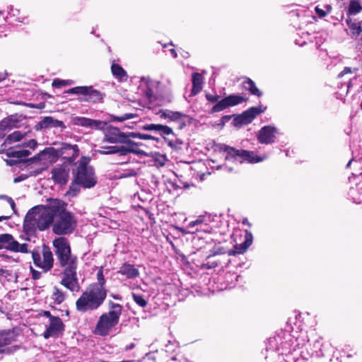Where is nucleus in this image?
I'll use <instances>...</instances> for the list:
<instances>
[{"mask_svg": "<svg viewBox=\"0 0 362 362\" xmlns=\"http://www.w3.org/2000/svg\"><path fill=\"white\" fill-rule=\"evenodd\" d=\"M5 274V270L3 269H0V276H3Z\"/></svg>", "mask_w": 362, "mask_h": 362, "instance_id": "680f3d73", "label": "nucleus"}, {"mask_svg": "<svg viewBox=\"0 0 362 362\" xmlns=\"http://www.w3.org/2000/svg\"><path fill=\"white\" fill-rule=\"evenodd\" d=\"M214 257V256L213 255H209L207 257V258H206V262L203 263L201 265V268L202 269H212V268L216 267L218 265V262L216 260H212V258Z\"/></svg>", "mask_w": 362, "mask_h": 362, "instance_id": "f704fd0d", "label": "nucleus"}, {"mask_svg": "<svg viewBox=\"0 0 362 362\" xmlns=\"http://www.w3.org/2000/svg\"><path fill=\"white\" fill-rule=\"evenodd\" d=\"M45 327L42 336L45 339H49L50 337H58L59 335L62 334L65 329V325L62 319L58 317H52L51 321L45 324Z\"/></svg>", "mask_w": 362, "mask_h": 362, "instance_id": "9b49d317", "label": "nucleus"}, {"mask_svg": "<svg viewBox=\"0 0 362 362\" xmlns=\"http://www.w3.org/2000/svg\"><path fill=\"white\" fill-rule=\"evenodd\" d=\"M362 11V5L358 0H351L347 10V16H355Z\"/></svg>", "mask_w": 362, "mask_h": 362, "instance_id": "7c9ffc66", "label": "nucleus"}, {"mask_svg": "<svg viewBox=\"0 0 362 362\" xmlns=\"http://www.w3.org/2000/svg\"><path fill=\"white\" fill-rule=\"evenodd\" d=\"M32 274H33V279H40V272L33 269L32 270Z\"/></svg>", "mask_w": 362, "mask_h": 362, "instance_id": "09e8293b", "label": "nucleus"}, {"mask_svg": "<svg viewBox=\"0 0 362 362\" xmlns=\"http://www.w3.org/2000/svg\"><path fill=\"white\" fill-rule=\"evenodd\" d=\"M112 296H113L115 299H119V298H117V296L113 295Z\"/></svg>", "mask_w": 362, "mask_h": 362, "instance_id": "338daca9", "label": "nucleus"}, {"mask_svg": "<svg viewBox=\"0 0 362 362\" xmlns=\"http://www.w3.org/2000/svg\"><path fill=\"white\" fill-rule=\"evenodd\" d=\"M147 129H158V124H151L146 127Z\"/></svg>", "mask_w": 362, "mask_h": 362, "instance_id": "864d4df0", "label": "nucleus"}, {"mask_svg": "<svg viewBox=\"0 0 362 362\" xmlns=\"http://www.w3.org/2000/svg\"><path fill=\"white\" fill-rule=\"evenodd\" d=\"M52 151L50 149H45L42 151H41L37 156V159L39 160H45L47 158H49L51 156Z\"/></svg>", "mask_w": 362, "mask_h": 362, "instance_id": "58836bf2", "label": "nucleus"}, {"mask_svg": "<svg viewBox=\"0 0 362 362\" xmlns=\"http://www.w3.org/2000/svg\"><path fill=\"white\" fill-rule=\"evenodd\" d=\"M119 273L126 276L127 278H134L139 275V271L133 265L124 264L119 270Z\"/></svg>", "mask_w": 362, "mask_h": 362, "instance_id": "cd10ccee", "label": "nucleus"}, {"mask_svg": "<svg viewBox=\"0 0 362 362\" xmlns=\"http://www.w3.org/2000/svg\"><path fill=\"white\" fill-rule=\"evenodd\" d=\"M264 111L261 106L252 107L248 110L243 112L235 117L233 120L234 125L236 127H241L243 125L248 124L259 115Z\"/></svg>", "mask_w": 362, "mask_h": 362, "instance_id": "f8f14e48", "label": "nucleus"}, {"mask_svg": "<svg viewBox=\"0 0 362 362\" xmlns=\"http://www.w3.org/2000/svg\"><path fill=\"white\" fill-rule=\"evenodd\" d=\"M351 69L350 67H345L342 71H341L339 75H338V78H342L344 75L347 74H350L351 73Z\"/></svg>", "mask_w": 362, "mask_h": 362, "instance_id": "a18cd8bd", "label": "nucleus"}, {"mask_svg": "<svg viewBox=\"0 0 362 362\" xmlns=\"http://www.w3.org/2000/svg\"><path fill=\"white\" fill-rule=\"evenodd\" d=\"M151 136L147 134H143L141 138L142 139H149Z\"/></svg>", "mask_w": 362, "mask_h": 362, "instance_id": "052dcab7", "label": "nucleus"}, {"mask_svg": "<svg viewBox=\"0 0 362 362\" xmlns=\"http://www.w3.org/2000/svg\"><path fill=\"white\" fill-rule=\"evenodd\" d=\"M40 315L47 317L48 318V322L51 321L52 317H58V316H53L52 315L51 313L47 310L42 311L40 313Z\"/></svg>", "mask_w": 362, "mask_h": 362, "instance_id": "c03bdc74", "label": "nucleus"}, {"mask_svg": "<svg viewBox=\"0 0 362 362\" xmlns=\"http://www.w3.org/2000/svg\"><path fill=\"white\" fill-rule=\"evenodd\" d=\"M23 146H28L31 149H34L37 146V142L34 139H30L28 142H24Z\"/></svg>", "mask_w": 362, "mask_h": 362, "instance_id": "37998d69", "label": "nucleus"}, {"mask_svg": "<svg viewBox=\"0 0 362 362\" xmlns=\"http://www.w3.org/2000/svg\"><path fill=\"white\" fill-rule=\"evenodd\" d=\"M226 253V251L225 250V249L223 247H219L218 248L213 254L214 256H216L217 255H220V254H225Z\"/></svg>", "mask_w": 362, "mask_h": 362, "instance_id": "49530a36", "label": "nucleus"}, {"mask_svg": "<svg viewBox=\"0 0 362 362\" xmlns=\"http://www.w3.org/2000/svg\"><path fill=\"white\" fill-rule=\"evenodd\" d=\"M74 124L83 127L90 128L92 129L103 130L107 124L105 122L97 119H93L84 117H75L72 119Z\"/></svg>", "mask_w": 362, "mask_h": 362, "instance_id": "2eb2a0df", "label": "nucleus"}, {"mask_svg": "<svg viewBox=\"0 0 362 362\" xmlns=\"http://www.w3.org/2000/svg\"><path fill=\"white\" fill-rule=\"evenodd\" d=\"M60 153L65 159L68 160L69 162H73L78 156L79 149L76 144L71 145L65 143L62 144L60 148Z\"/></svg>", "mask_w": 362, "mask_h": 362, "instance_id": "6ab92c4d", "label": "nucleus"}, {"mask_svg": "<svg viewBox=\"0 0 362 362\" xmlns=\"http://www.w3.org/2000/svg\"><path fill=\"white\" fill-rule=\"evenodd\" d=\"M165 301H168V298H163V303H165V304H166L168 306H169V305L168 304V303H167V302H165Z\"/></svg>", "mask_w": 362, "mask_h": 362, "instance_id": "e2e57ef3", "label": "nucleus"}, {"mask_svg": "<svg viewBox=\"0 0 362 362\" xmlns=\"http://www.w3.org/2000/svg\"><path fill=\"white\" fill-rule=\"evenodd\" d=\"M158 83L151 81L148 78H143L141 80L139 88L145 94L150 102L155 98L153 95L154 89L157 88Z\"/></svg>", "mask_w": 362, "mask_h": 362, "instance_id": "a211bd4d", "label": "nucleus"}, {"mask_svg": "<svg viewBox=\"0 0 362 362\" xmlns=\"http://www.w3.org/2000/svg\"><path fill=\"white\" fill-rule=\"evenodd\" d=\"M53 246L60 265L64 267L62 284L70 292H78L79 286L76 278L77 259L71 255L67 239L64 237L56 238L53 241Z\"/></svg>", "mask_w": 362, "mask_h": 362, "instance_id": "f257e3e1", "label": "nucleus"}, {"mask_svg": "<svg viewBox=\"0 0 362 362\" xmlns=\"http://www.w3.org/2000/svg\"><path fill=\"white\" fill-rule=\"evenodd\" d=\"M134 301L141 307L144 308L146 305V300L142 296H132Z\"/></svg>", "mask_w": 362, "mask_h": 362, "instance_id": "ea45409f", "label": "nucleus"}, {"mask_svg": "<svg viewBox=\"0 0 362 362\" xmlns=\"http://www.w3.org/2000/svg\"><path fill=\"white\" fill-rule=\"evenodd\" d=\"M18 334L14 329L0 332V348L16 340Z\"/></svg>", "mask_w": 362, "mask_h": 362, "instance_id": "b1692460", "label": "nucleus"}, {"mask_svg": "<svg viewBox=\"0 0 362 362\" xmlns=\"http://www.w3.org/2000/svg\"><path fill=\"white\" fill-rule=\"evenodd\" d=\"M136 197H137V194H134V199H136ZM138 197H139V195H138Z\"/></svg>", "mask_w": 362, "mask_h": 362, "instance_id": "774afa93", "label": "nucleus"}, {"mask_svg": "<svg viewBox=\"0 0 362 362\" xmlns=\"http://www.w3.org/2000/svg\"><path fill=\"white\" fill-rule=\"evenodd\" d=\"M40 129L60 128L62 130L66 128L64 123L52 117H45L38 122Z\"/></svg>", "mask_w": 362, "mask_h": 362, "instance_id": "4be33fe9", "label": "nucleus"}, {"mask_svg": "<svg viewBox=\"0 0 362 362\" xmlns=\"http://www.w3.org/2000/svg\"><path fill=\"white\" fill-rule=\"evenodd\" d=\"M351 162H352V160H349V162L347 164V167H349L351 165Z\"/></svg>", "mask_w": 362, "mask_h": 362, "instance_id": "69168bd1", "label": "nucleus"}, {"mask_svg": "<svg viewBox=\"0 0 362 362\" xmlns=\"http://www.w3.org/2000/svg\"><path fill=\"white\" fill-rule=\"evenodd\" d=\"M55 209L51 206V199L45 205L33 207L26 214L23 229L27 234H33L37 230L43 231L53 223Z\"/></svg>", "mask_w": 362, "mask_h": 362, "instance_id": "f03ea898", "label": "nucleus"}, {"mask_svg": "<svg viewBox=\"0 0 362 362\" xmlns=\"http://www.w3.org/2000/svg\"><path fill=\"white\" fill-rule=\"evenodd\" d=\"M25 136V133H23L21 131H15L6 137L4 145L7 146L18 142L21 141Z\"/></svg>", "mask_w": 362, "mask_h": 362, "instance_id": "c756f323", "label": "nucleus"}, {"mask_svg": "<svg viewBox=\"0 0 362 362\" xmlns=\"http://www.w3.org/2000/svg\"><path fill=\"white\" fill-rule=\"evenodd\" d=\"M67 93L83 95L86 96L85 100L88 103H102L105 93L94 89L93 86H77L69 89Z\"/></svg>", "mask_w": 362, "mask_h": 362, "instance_id": "0eeeda50", "label": "nucleus"}, {"mask_svg": "<svg viewBox=\"0 0 362 362\" xmlns=\"http://www.w3.org/2000/svg\"><path fill=\"white\" fill-rule=\"evenodd\" d=\"M126 139V135L117 127L109 126L105 129L104 141L110 144L124 143Z\"/></svg>", "mask_w": 362, "mask_h": 362, "instance_id": "f3484780", "label": "nucleus"}, {"mask_svg": "<svg viewBox=\"0 0 362 362\" xmlns=\"http://www.w3.org/2000/svg\"><path fill=\"white\" fill-rule=\"evenodd\" d=\"M30 150L22 149V150H13L8 149L7 151V156L9 157L22 158L28 156L30 154Z\"/></svg>", "mask_w": 362, "mask_h": 362, "instance_id": "2f4dec72", "label": "nucleus"}, {"mask_svg": "<svg viewBox=\"0 0 362 362\" xmlns=\"http://www.w3.org/2000/svg\"><path fill=\"white\" fill-rule=\"evenodd\" d=\"M0 243L2 244V247L8 250L15 252L28 253V245L26 243L21 244L10 234L0 235Z\"/></svg>", "mask_w": 362, "mask_h": 362, "instance_id": "9d476101", "label": "nucleus"}, {"mask_svg": "<svg viewBox=\"0 0 362 362\" xmlns=\"http://www.w3.org/2000/svg\"><path fill=\"white\" fill-rule=\"evenodd\" d=\"M7 309V307L4 305L2 300H0V311L4 313V310Z\"/></svg>", "mask_w": 362, "mask_h": 362, "instance_id": "3c124183", "label": "nucleus"}, {"mask_svg": "<svg viewBox=\"0 0 362 362\" xmlns=\"http://www.w3.org/2000/svg\"><path fill=\"white\" fill-rule=\"evenodd\" d=\"M134 344L132 343L129 346H126V350L132 349L134 347Z\"/></svg>", "mask_w": 362, "mask_h": 362, "instance_id": "4d7b16f0", "label": "nucleus"}, {"mask_svg": "<svg viewBox=\"0 0 362 362\" xmlns=\"http://www.w3.org/2000/svg\"><path fill=\"white\" fill-rule=\"evenodd\" d=\"M346 23L354 35L358 37L361 34L362 28L359 24L354 22L350 18L346 20Z\"/></svg>", "mask_w": 362, "mask_h": 362, "instance_id": "473e14b6", "label": "nucleus"}, {"mask_svg": "<svg viewBox=\"0 0 362 362\" xmlns=\"http://www.w3.org/2000/svg\"><path fill=\"white\" fill-rule=\"evenodd\" d=\"M110 310L101 315L96 324L95 333L105 337L109 334L111 329L115 327L122 314V306L118 303H110Z\"/></svg>", "mask_w": 362, "mask_h": 362, "instance_id": "20e7f679", "label": "nucleus"}, {"mask_svg": "<svg viewBox=\"0 0 362 362\" xmlns=\"http://www.w3.org/2000/svg\"><path fill=\"white\" fill-rule=\"evenodd\" d=\"M160 117H163L165 119H168L170 121L176 122L179 124V128L182 129L185 125V118H186V115L180 112H173L170 110L161 111L160 110Z\"/></svg>", "mask_w": 362, "mask_h": 362, "instance_id": "412c9836", "label": "nucleus"}, {"mask_svg": "<svg viewBox=\"0 0 362 362\" xmlns=\"http://www.w3.org/2000/svg\"><path fill=\"white\" fill-rule=\"evenodd\" d=\"M97 279L98 282L91 284L89 287V291L84 294H106V290L104 286V276L101 269L97 273Z\"/></svg>", "mask_w": 362, "mask_h": 362, "instance_id": "aec40b11", "label": "nucleus"}, {"mask_svg": "<svg viewBox=\"0 0 362 362\" xmlns=\"http://www.w3.org/2000/svg\"><path fill=\"white\" fill-rule=\"evenodd\" d=\"M6 78V73H0V82L4 80Z\"/></svg>", "mask_w": 362, "mask_h": 362, "instance_id": "6e6d98bb", "label": "nucleus"}, {"mask_svg": "<svg viewBox=\"0 0 362 362\" xmlns=\"http://www.w3.org/2000/svg\"><path fill=\"white\" fill-rule=\"evenodd\" d=\"M88 160L82 158L75 175V181L86 188H90L96 184L93 169L88 165Z\"/></svg>", "mask_w": 362, "mask_h": 362, "instance_id": "39448f33", "label": "nucleus"}, {"mask_svg": "<svg viewBox=\"0 0 362 362\" xmlns=\"http://www.w3.org/2000/svg\"><path fill=\"white\" fill-rule=\"evenodd\" d=\"M112 75L119 81H126L128 78L127 73L124 69L117 64H112L111 66Z\"/></svg>", "mask_w": 362, "mask_h": 362, "instance_id": "393cba45", "label": "nucleus"}, {"mask_svg": "<svg viewBox=\"0 0 362 362\" xmlns=\"http://www.w3.org/2000/svg\"><path fill=\"white\" fill-rule=\"evenodd\" d=\"M223 118H225L227 120H229V119H230L231 116L230 115L225 116Z\"/></svg>", "mask_w": 362, "mask_h": 362, "instance_id": "0e129e2a", "label": "nucleus"}, {"mask_svg": "<svg viewBox=\"0 0 362 362\" xmlns=\"http://www.w3.org/2000/svg\"><path fill=\"white\" fill-rule=\"evenodd\" d=\"M8 218V216H0V221H2L4 220H6Z\"/></svg>", "mask_w": 362, "mask_h": 362, "instance_id": "bf43d9fd", "label": "nucleus"}, {"mask_svg": "<svg viewBox=\"0 0 362 362\" xmlns=\"http://www.w3.org/2000/svg\"><path fill=\"white\" fill-rule=\"evenodd\" d=\"M70 173V165L64 163L62 165H57L52 168V180L55 184L59 185H66L69 180Z\"/></svg>", "mask_w": 362, "mask_h": 362, "instance_id": "ddd939ff", "label": "nucleus"}, {"mask_svg": "<svg viewBox=\"0 0 362 362\" xmlns=\"http://www.w3.org/2000/svg\"><path fill=\"white\" fill-rule=\"evenodd\" d=\"M220 151L227 153L226 158L230 157L233 158H239L241 162L247 161L248 163H258L262 160V158L257 156L253 151L243 149H235L233 147L222 144L219 147Z\"/></svg>", "mask_w": 362, "mask_h": 362, "instance_id": "423d86ee", "label": "nucleus"}, {"mask_svg": "<svg viewBox=\"0 0 362 362\" xmlns=\"http://www.w3.org/2000/svg\"><path fill=\"white\" fill-rule=\"evenodd\" d=\"M136 173L134 172V171H132L131 173H122L119 177H129V176H134L135 175Z\"/></svg>", "mask_w": 362, "mask_h": 362, "instance_id": "8fccbe9b", "label": "nucleus"}, {"mask_svg": "<svg viewBox=\"0 0 362 362\" xmlns=\"http://www.w3.org/2000/svg\"><path fill=\"white\" fill-rule=\"evenodd\" d=\"M202 223V219L198 218L196 221H191L189 224V226L193 227L196 225L200 224Z\"/></svg>", "mask_w": 362, "mask_h": 362, "instance_id": "de8ad7c7", "label": "nucleus"}, {"mask_svg": "<svg viewBox=\"0 0 362 362\" xmlns=\"http://www.w3.org/2000/svg\"><path fill=\"white\" fill-rule=\"evenodd\" d=\"M8 120H3L1 123V126L4 128L6 126H8Z\"/></svg>", "mask_w": 362, "mask_h": 362, "instance_id": "5fc2aeb1", "label": "nucleus"}, {"mask_svg": "<svg viewBox=\"0 0 362 362\" xmlns=\"http://www.w3.org/2000/svg\"><path fill=\"white\" fill-rule=\"evenodd\" d=\"M246 100L243 96L240 95H230L229 96L218 101L211 109V112H217L223 110L224 109L237 105Z\"/></svg>", "mask_w": 362, "mask_h": 362, "instance_id": "4468645a", "label": "nucleus"}, {"mask_svg": "<svg viewBox=\"0 0 362 362\" xmlns=\"http://www.w3.org/2000/svg\"><path fill=\"white\" fill-rule=\"evenodd\" d=\"M51 206L55 209L54 217L58 218L53 226L54 233L64 235L73 232L76 226V221L74 216L66 210V204L60 199H52Z\"/></svg>", "mask_w": 362, "mask_h": 362, "instance_id": "7ed1b4c3", "label": "nucleus"}, {"mask_svg": "<svg viewBox=\"0 0 362 362\" xmlns=\"http://www.w3.org/2000/svg\"><path fill=\"white\" fill-rule=\"evenodd\" d=\"M243 88L245 90H248L252 95L257 97H261L262 95V93L256 86L255 82L250 78H246L243 81Z\"/></svg>", "mask_w": 362, "mask_h": 362, "instance_id": "bb28decb", "label": "nucleus"}, {"mask_svg": "<svg viewBox=\"0 0 362 362\" xmlns=\"http://www.w3.org/2000/svg\"><path fill=\"white\" fill-rule=\"evenodd\" d=\"M71 84H72V81L69 80L54 79L52 82V86L55 88H61L62 86H65Z\"/></svg>", "mask_w": 362, "mask_h": 362, "instance_id": "e433bc0d", "label": "nucleus"}, {"mask_svg": "<svg viewBox=\"0 0 362 362\" xmlns=\"http://www.w3.org/2000/svg\"><path fill=\"white\" fill-rule=\"evenodd\" d=\"M64 299V296H57L55 300L58 302V303H60L62 302Z\"/></svg>", "mask_w": 362, "mask_h": 362, "instance_id": "603ef678", "label": "nucleus"}, {"mask_svg": "<svg viewBox=\"0 0 362 362\" xmlns=\"http://www.w3.org/2000/svg\"><path fill=\"white\" fill-rule=\"evenodd\" d=\"M100 154L119 153L120 155H127L128 153L134 152L132 148L125 146H101L97 150Z\"/></svg>", "mask_w": 362, "mask_h": 362, "instance_id": "5701e85b", "label": "nucleus"}, {"mask_svg": "<svg viewBox=\"0 0 362 362\" xmlns=\"http://www.w3.org/2000/svg\"><path fill=\"white\" fill-rule=\"evenodd\" d=\"M326 8L327 9V12L324 11L323 9L320 8L319 6H316L315 8V11L317 14L318 17L322 18L325 17L327 15V13H329L331 11L332 7L329 5H327Z\"/></svg>", "mask_w": 362, "mask_h": 362, "instance_id": "4c0bfd02", "label": "nucleus"}, {"mask_svg": "<svg viewBox=\"0 0 362 362\" xmlns=\"http://www.w3.org/2000/svg\"><path fill=\"white\" fill-rule=\"evenodd\" d=\"M278 129L275 127L264 126L257 134V140L262 144H270L275 141V136Z\"/></svg>", "mask_w": 362, "mask_h": 362, "instance_id": "dca6fc26", "label": "nucleus"}, {"mask_svg": "<svg viewBox=\"0 0 362 362\" xmlns=\"http://www.w3.org/2000/svg\"><path fill=\"white\" fill-rule=\"evenodd\" d=\"M203 77L199 73L192 74V89L191 95H197L202 89Z\"/></svg>", "mask_w": 362, "mask_h": 362, "instance_id": "a878e982", "label": "nucleus"}, {"mask_svg": "<svg viewBox=\"0 0 362 362\" xmlns=\"http://www.w3.org/2000/svg\"><path fill=\"white\" fill-rule=\"evenodd\" d=\"M110 120L111 122H123L127 119H133L135 117V115L132 113H126L120 117L115 116V115H110Z\"/></svg>", "mask_w": 362, "mask_h": 362, "instance_id": "c9c22d12", "label": "nucleus"}, {"mask_svg": "<svg viewBox=\"0 0 362 362\" xmlns=\"http://www.w3.org/2000/svg\"><path fill=\"white\" fill-rule=\"evenodd\" d=\"M106 296H81L76 300V309L85 313L98 308L105 300Z\"/></svg>", "mask_w": 362, "mask_h": 362, "instance_id": "1a4fd4ad", "label": "nucleus"}, {"mask_svg": "<svg viewBox=\"0 0 362 362\" xmlns=\"http://www.w3.org/2000/svg\"><path fill=\"white\" fill-rule=\"evenodd\" d=\"M0 199H6L10 204L12 209L14 210L15 206H16L15 202L11 197H9L6 195H0Z\"/></svg>", "mask_w": 362, "mask_h": 362, "instance_id": "79ce46f5", "label": "nucleus"}, {"mask_svg": "<svg viewBox=\"0 0 362 362\" xmlns=\"http://www.w3.org/2000/svg\"><path fill=\"white\" fill-rule=\"evenodd\" d=\"M32 257L35 265L47 272L53 267L54 258L49 247L44 245L42 247V257L37 252H33Z\"/></svg>", "mask_w": 362, "mask_h": 362, "instance_id": "6e6552de", "label": "nucleus"}, {"mask_svg": "<svg viewBox=\"0 0 362 362\" xmlns=\"http://www.w3.org/2000/svg\"><path fill=\"white\" fill-rule=\"evenodd\" d=\"M206 98L211 103H217L220 98V96L218 95L206 94Z\"/></svg>", "mask_w": 362, "mask_h": 362, "instance_id": "a19ab883", "label": "nucleus"}, {"mask_svg": "<svg viewBox=\"0 0 362 362\" xmlns=\"http://www.w3.org/2000/svg\"><path fill=\"white\" fill-rule=\"evenodd\" d=\"M252 240L246 239L243 243L239 245H235L234 247V250H229L228 254L229 256H233L236 254H243L246 250L251 245Z\"/></svg>", "mask_w": 362, "mask_h": 362, "instance_id": "c85d7f7f", "label": "nucleus"}, {"mask_svg": "<svg viewBox=\"0 0 362 362\" xmlns=\"http://www.w3.org/2000/svg\"><path fill=\"white\" fill-rule=\"evenodd\" d=\"M170 52H171V53H172V54L173 55L174 57H177V53H176V52H175V50L174 49H171Z\"/></svg>", "mask_w": 362, "mask_h": 362, "instance_id": "13d9d810", "label": "nucleus"}, {"mask_svg": "<svg viewBox=\"0 0 362 362\" xmlns=\"http://www.w3.org/2000/svg\"><path fill=\"white\" fill-rule=\"evenodd\" d=\"M160 133H161L164 136H170L171 137L175 136L172 129L170 127H169L168 126H165V125L160 124ZM163 138L165 141H168V144L170 146H173V139H167L165 136H163Z\"/></svg>", "mask_w": 362, "mask_h": 362, "instance_id": "72a5a7b5", "label": "nucleus"}]
</instances>
